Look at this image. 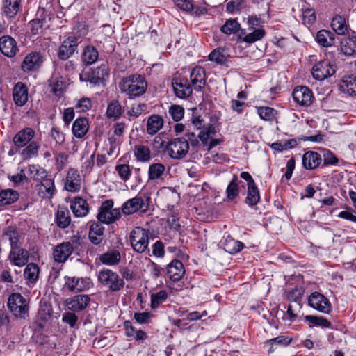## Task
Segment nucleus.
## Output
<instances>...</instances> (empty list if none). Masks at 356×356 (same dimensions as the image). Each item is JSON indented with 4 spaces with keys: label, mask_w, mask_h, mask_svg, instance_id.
<instances>
[{
    "label": "nucleus",
    "mask_w": 356,
    "mask_h": 356,
    "mask_svg": "<svg viewBox=\"0 0 356 356\" xmlns=\"http://www.w3.org/2000/svg\"><path fill=\"white\" fill-rule=\"evenodd\" d=\"M79 36L70 35L65 39L58 52V56L61 60H67L75 52L79 43Z\"/></svg>",
    "instance_id": "12"
},
{
    "label": "nucleus",
    "mask_w": 356,
    "mask_h": 356,
    "mask_svg": "<svg viewBox=\"0 0 356 356\" xmlns=\"http://www.w3.org/2000/svg\"><path fill=\"white\" fill-rule=\"evenodd\" d=\"M240 29V24L236 19H228L221 27L220 31L227 34L236 33Z\"/></svg>",
    "instance_id": "55"
},
{
    "label": "nucleus",
    "mask_w": 356,
    "mask_h": 356,
    "mask_svg": "<svg viewBox=\"0 0 356 356\" xmlns=\"http://www.w3.org/2000/svg\"><path fill=\"white\" fill-rule=\"evenodd\" d=\"M172 86L176 96L179 98L189 97L193 92L192 86L188 83V79L185 78H175L172 79Z\"/></svg>",
    "instance_id": "16"
},
{
    "label": "nucleus",
    "mask_w": 356,
    "mask_h": 356,
    "mask_svg": "<svg viewBox=\"0 0 356 356\" xmlns=\"http://www.w3.org/2000/svg\"><path fill=\"white\" fill-rule=\"evenodd\" d=\"M308 304L313 309L324 313L329 314L332 310V305L329 300L319 292H313L308 298Z\"/></svg>",
    "instance_id": "9"
},
{
    "label": "nucleus",
    "mask_w": 356,
    "mask_h": 356,
    "mask_svg": "<svg viewBox=\"0 0 356 356\" xmlns=\"http://www.w3.org/2000/svg\"><path fill=\"white\" fill-rule=\"evenodd\" d=\"M115 170L118 172L120 177L123 181H127L131 176L130 167L127 164H120L115 166Z\"/></svg>",
    "instance_id": "56"
},
{
    "label": "nucleus",
    "mask_w": 356,
    "mask_h": 356,
    "mask_svg": "<svg viewBox=\"0 0 356 356\" xmlns=\"http://www.w3.org/2000/svg\"><path fill=\"white\" fill-rule=\"evenodd\" d=\"M13 97L15 104L18 106H24L28 101V89L22 82L15 83L13 90Z\"/></svg>",
    "instance_id": "23"
},
{
    "label": "nucleus",
    "mask_w": 356,
    "mask_h": 356,
    "mask_svg": "<svg viewBox=\"0 0 356 356\" xmlns=\"http://www.w3.org/2000/svg\"><path fill=\"white\" fill-rule=\"evenodd\" d=\"M122 114V108L118 101H112L108 105L106 115L109 119L117 120Z\"/></svg>",
    "instance_id": "48"
},
{
    "label": "nucleus",
    "mask_w": 356,
    "mask_h": 356,
    "mask_svg": "<svg viewBox=\"0 0 356 356\" xmlns=\"http://www.w3.org/2000/svg\"><path fill=\"white\" fill-rule=\"evenodd\" d=\"M68 289L72 291H82L90 286L89 278L68 277L66 282Z\"/></svg>",
    "instance_id": "29"
},
{
    "label": "nucleus",
    "mask_w": 356,
    "mask_h": 356,
    "mask_svg": "<svg viewBox=\"0 0 356 356\" xmlns=\"http://www.w3.org/2000/svg\"><path fill=\"white\" fill-rule=\"evenodd\" d=\"M29 254L25 249L19 248H14L11 249L9 259L11 262L17 266H24L29 261Z\"/></svg>",
    "instance_id": "25"
},
{
    "label": "nucleus",
    "mask_w": 356,
    "mask_h": 356,
    "mask_svg": "<svg viewBox=\"0 0 356 356\" xmlns=\"http://www.w3.org/2000/svg\"><path fill=\"white\" fill-rule=\"evenodd\" d=\"M22 8V0H3L2 12L8 18L15 17Z\"/></svg>",
    "instance_id": "24"
},
{
    "label": "nucleus",
    "mask_w": 356,
    "mask_h": 356,
    "mask_svg": "<svg viewBox=\"0 0 356 356\" xmlns=\"http://www.w3.org/2000/svg\"><path fill=\"white\" fill-rule=\"evenodd\" d=\"M30 30L32 35H38L42 33L43 23L42 21L38 19H33L30 22Z\"/></svg>",
    "instance_id": "62"
},
{
    "label": "nucleus",
    "mask_w": 356,
    "mask_h": 356,
    "mask_svg": "<svg viewBox=\"0 0 356 356\" xmlns=\"http://www.w3.org/2000/svg\"><path fill=\"white\" fill-rule=\"evenodd\" d=\"M134 154L138 161L148 162L151 159L149 148L144 145H136L134 146Z\"/></svg>",
    "instance_id": "42"
},
{
    "label": "nucleus",
    "mask_w": 356,
    "mask_h": 356,
    "mask_svg": "<svg viewBox=\"0 0 356 356\" xmlns=\"http://www.w3.org/2000/svg\"><path fill=\"white\" fill-rule=\"evenodd\" d=\"M190 79L192 88L197 90L201 91L206 83V73L202 67L196 66L191 72Z\"/></svg>",
    "instance_id": "19"
},
{
    "label": "nucleus",
    "mask_w": 356,
    "mask_h": 356,
    "mask_svg": "<svg viewBox=\"0 0 356 356\" xmlns=\"http://www.w3.org/2000/svg\"><path fill=\"white\" fill-rule=\"evenodd\" d=\"M99 58V52L93 46L86 47L81 54V60L87 65L94 64Z\"/></svg>",
    "instance_id": "36"
},
{
    "label": "nucleus",
    "mask_w": 356,
    "mask_h": 356,
    "mask_svg": "<svg viewBox=\"0 0 356 356\" xmlns=\"http://www.w3.org/2000/svg\"><path fill=\"white\" fill-rule=\"evenodd\" d=\"M73 252V246L70 242L63 243L56 246L54 250V258L59 263L65 262Z\"/></svg>",
    "instance_id": "22"
},
{
    "label": "nucleus",
    "mask_w": 356,
    "mask_h": 356,
    "mask_svg": "<svg viewBox=\"0 0 356 356\" xmlns=\"http://www.w3.org/2000/svg\"><path fill=\"white\" fill-rule=\"evenodd\" d=\"M321 162L322 158L321 155L315 152H307L302 156V165L307 170L316 169Z\"/></svg>",
    "instance_id": "27"
},
{
    "label": "nucleus",
    "mask_w": 356,
    "mask_h": 356,
    "mask_svg": "<svg viewBox=\"0 0 356 356\" xmlns=\"http://www.w3.org/2000/svg\"><path fill=\"white\" fill-rule=\"evenodd\" d=\"M240 177L247 182V196L245 202L250 207L257 205L260 200V193L254 179L248 172H242Z\"/></svg>",
    "instance_id": "8"
},
{
    "label": "nucleus",
    "mask_w": 356,
    "mask_h": 356,
    "mask_svg": "<svg viewBox=\"0 0 356 356\" xmlns=\"http://www.w3.org/2000/svg\"><path fill=\"white\" fill-rule=\"evenodd\" d=\"M108 76L107 65L102 64L100 66L94 69L90 74H80L79 78L81 81H89L93 84H99Z\"/></svg>",
    "instance_id": "14"
},
{
    "label": "nucleus",
    "mask_w": 356,
    "mask_h": 356,
    "mask_svg": "<svg viewBox=\"0 0 356 356\" xmlns=\"http://www.w3.org/2000/svg\"><path fill=\"white\" fill-rule=\"evenodd\" d=\"M341 48L343 54L348 56L356 53V36L352 35L343 38L341 42Z\"/></svg>",
    "instance_id": "41"
},
{
    "label": "nucleus",
    "mask_w": 356,
    "mask_h": 356,
    "mask_svg": "<svg viewBox=\"0 0 356 356\" xmlns=\"http://www.w3.org/2000/svg\"><path fill=\"white\" fill-rule=\"evenodd\" d=\"M259 117L266 121L272 122L276 120L277 111L273 108L265 106L259 107L257 110Z\"/></svg>",
    "instance_id": "51"
},
{
    "label": "nucleus",
    "mask_w": 356,
    "mask_h": 356,
    "mask_svg": "<svg viewBox=\"0 0 356 356\" xmlns=\"http://www.w3.org/2000/svg\"><path fill=\"white\" fill-rule=\"evenodd\" d=\"M168 298V293L165 290H161L151 295V308L156 309L159 305L163 302Z\"/></svg>",
    "instance_id": "53"
},
{
    "label": "nucleus",
    "mask_w": 356,
    "mask_h": 356,
    "mask_svg": "<svg viewBox=\"0 0 356 356\" xmlns=\"http://www.w3.org/2000/svg\"><path fill=\"white\" fill-rule=\"evenodd\" d=\"M99 260L106 265H116L120 261L121 255L118 250H112L102 254L99 257Z\"/></svg>",
    "instance_id": "38"
},
{
    "label": "nucleus",
    "mask_w": 356,
    "mask_h": 356,
    "mask_svg": "<svg viewBox=\"0 0 356 356\" xmlns=\"http://www.w3.org/2000/svg\"><path fill=\"white\" fill-rule=\"evenodd\" d=\"M265 35V31L261 29H254L252 33L245 35L243 38V41L246 43L252 44L263 38Z\"/></svg>",
    "instance_id": "54"
},
{
    "label": "nucleus",
    "mask_w": 356,
    "mask_h": 356,
    "mask_svg": "<svg viewBox=\"0 0 356 356\" xmlns=\"http://www.w3.org/2000/svg\"><path fill=\"white\" fill-rule=\"evenodd\" d=\"M81 176L77 170L70 168L67 173L65 188L70 192H77L81 189Z\"/></svg>",
    "instance_id": "20"
},
{
    "label": "nucleus",
    "mask_w": 356,
    "mask_h": 356,
    "mask_svg": "<svg viewBox=\"0 0 356 356\" xmlns=\"http://www.w3.org/2000/svg\"><path fill=\"white\" fill-rule=\"evenodd\" d=\"M113 202L111 200H106L102 204L97 216L100 222L111 224L120 218L121 216L120 209H113Z\"/></svg>",
    "instance_id": "6"
},
{
    "label": "nucleus",
    "mask_w": 356,
    "mask_h": 356,
    "mask_svg": "<svg viewBox=\"0 0 356 356\" xmlns=\"http://www.w3.org/2000/svg\"><path fill=\"white\" fill-rule=\"evenodd\" d=\"M35 132L31 127H26L19 131L13 137V142L17 148H23L29 143L35 136Z\"/></svg>",
    "instance_id": "18"
},
{
    "label": "nucleus",
    "mask_w": 356,
    "mask_h": 356,
    "mask_svg": "<svg viewBox=\"0 0 356 356\" xmlns=\"http://www.w3.org/2000/svg\"><path fill=\"white\" fill-rule=\"evenodd\" d=\"M165 169V165L161 163L151 164L148 170L149 180L154 181L160 179L164 174Z\"/></svg>",
    "instance_id": "46"
},
{
    "label": "nucleus",
    "mask_w": 356,
    "mask_h": 356,
    "mask_svg": "<svg viewBox=\"0 0 356 356\" xmlns=\"http://www.w3.org/2000/svg\"><path fill=\"white\" fill-rule=\"evenodd\" d=\"M149 199L147 194H138L123 203L122 211L125 215H131L138 211L145 212L149 207Z\"/></svg>",
    "instance_id": "3"
},
{
    "label": "nucleus",
    "mask_w": 356,
    "mask_h": 356,
    "mask_svg": "<svg viewBox=\"0 0 356 356\" xmlns=\"http://www.w3.org/2000/svg\"><path fill=\"white\" fill-rule=\"evenodd\" d=\"M130 241L134 251L143 253L148 247V232L140 227H136L131 232Z\"/></svg>",
    "instance_id": "7"
},
{
    "label": "nucleus",
    "mask_w": 356,
    "mask_h": 356,
    "mask_svg": "<svg viewBox=\"0 0 356 356\" xmlns=\"http://www.w3.org/2000/svg\"><path fill=\"white\" fill-rule=\"evenodd\" d=\"M8 307L17 318H25L28 316L29 307L26 299L20 293H13L8 301Z\"/></svg>",
    "instance_id": "5"
},
{
    "label": "nucleus",
    "mask_w": 356,
    "mask_h": 356,
    "mask_svg": "<svg viewBox=\"0 0 356 356\" xmlns=\"http://www.w3.org/2000/svg\"><path fill=\"white\" fill-rule=\"evenodd\" d=\"M335 73V66L331 65L330 62L327 60H321L313 67L312 76L313 77L319 81L324 80L325 79L331 76Z\"/></svg>",
    "instance_id": "11"
},
{
    "label": "nucleus",
    "mask_w": 356,
    "mask_h": 356,
    "mask_svg": "<svg viewBox=\"0 0 356 356\" xmlns=\"http://www.w3.org/2000/svg\"><path fill=\"white\" fill-rule=\"evenodd\" d=\"M163 126V119L159 115H150L147 121V133L153 136L156 134Z\"/></svg>",
    "instance_id": "34"
},
{
    "label": "nucleus",
    "mask_w": 356,
    "mask_h": 356,
    "mask_svg": "<svg viewBox=\"0 0 356 356\" xmlns=\"http://www.w3.org/2000/svg\"><path fill=\"white\" fill-rule=\"evenodd\" d=\"M169 113L175 121H179L182 119L184 115V109L179 105H172L170 109Z\"/></svg>",
    "instance_id": "58"
},
{
    "label": "nucleus",
    "mask_w": 356,
    "mask_h": 356,
    "mask_svg": "<svg viewBox=\"0 0 356 356\" xmlns=\"http://www.w3.org/2000/svg\"><path fill=\"white\" fill-rule=\"evenodd\" d=\"M184 274V266L179 260L174 259L167 266V275L174 282L180 280Z\"/></svg>",
    "instance_id": "21"
},
{
    "label": "nucleus",
    "mask_w": 356,
    "mask_h": 356,
    "mask_svg": "<svg viewBox=\"0 0 356 356\" xmlns=\"http://www.w3.org/2000/svg\"><path fill=\"white\" fill-rule=\"evenodd\" d=\"M98 280L111 291H118L123 289L124 282L118 274L110 269H103L98 275Z\"/></svg>",
    "instance_id": "4"
},
{
    "label": "nucleus",
    "mask_w": 356,
    "mask_h": 356,
    "mask_svg": "<svg viewBox=\"0 0 356 356\" xmlns=\"http://www.w3.org/2000/svg\"><path fill=\"white\" fill-rule=\"evenodd\" d=\"M303 292L304 291L302 288L296 287L289 292L287 296L288 300L290 302L297 303L298 300L302 298Z\"/></svg>",
    "instance_id": "60"
},
{
    "label": "nucleus",
    "mask_w": 356,
    "mask_h": 356,
    "mask_svg": "<svg viewBox=\"0 0 356 356\" xmlns=\"http://www.w3.org/2000/svg\"><path fill=\"white\" fill-rule=\"evenodd\" d=\"M4 236L9 240L11 249L14 248H19V243L20 239V235L18 232L13 228L8 227L4 232Z\"/></svg>",
    "instance_id": "50"
},
{
    "label": "nucleus",
    "mask_w": 356,
    "mask_h": 356,
    "mask_svg": "<svg viewBox=\"0 0 356 356\" xmlns=\"http://www.w3.org/2000/svg\"><path fill=\"white\" fill-rule=\"evenodd\" d=\"M331 26L338 35H345L348 33V26L347 25L346 18L342 16L337 15L333 17Z\"/></svg>",
    "instance_id": "39"
},
{
    "label": "nucleus",
    "mask_w": 356,
    "mask_h": 356,
    "mask_svg": "<svg viewBox=\"0 0 356 356\" xmlns=\"http://www.w3.org/2000/svg\"><path fill=\"white\" fill-rule=\"evenodd\" d=\"M38 194L42 198H51L55 192V186L54 179L51 178H45L37 185Z\"/></svg>",
    "instance_id": "28"
},
{
    "label": "nucleus",
    "mask_w": 356,
    "mask_h": 356,
    "mask_svg": "<svg viewBox=\"0 0 356 356\" xmlns=\"http://www.w3.org/2000/svg\"><path fill=\"white\" fill-rule=\"evenodd\" d=\"M43 61V57L40 52L32 51L24 57L21 68L25 73L36 72L41 67Z\"/></svg>",
    "instance_id": "10"
},
{
    "label": "nucleus",
    "mask_w": 356,
    "mask_h": 356,
    "mask_svg": "<svg viewBox=\"0 0 356 356\" xmlns=\"http://www.w3.org/2000/svg\"><path fill=\"white\" fill-rule=\"evenodd\" d=\"M39 267L38 265L30 263L24 269V275L25 278L31 283H34L38 278Z\"/></svg>",
    "instance_id": "49"
},
{
    "label": "nucleus",
    "mask_w": 356,
    "mask_h": 356,
    "mask_svg": "<svg viewBox=\"0 0 356 356\" xmlns=\"http://www.w3.org/2000/svg\"><path fill=\"white\" fill-rule=\"evenodd\" d=\"M302 21L305 24H311L316 21L315 12L312 9H305L302 12Z\"/></svg>",
    "instance_id": "63"
},
{
    "label": "nucleus",
    "mask_w": 356,
    "mask_h": 356,
    "mask_svg": "<svg viewBox=\"0 0 356 356\" xmlns=\"http://www.w3.org/2000/svg\"><path fill=\"white\" fill-rule=\"evenodd\" d=\"M92 107V102L90 99L83 97L79 99L76 105V108L79 112H86L90 110Z\"/></svg>",
    "instance_id": "61"
},
{
    "label": "nucleus",
    "mask_w": 356,
    "mask_h": 356,
    "mask_svg": "<svg viewBox=\"0 0 356 356\" xmlns=\"http://www.w3.org/2000/svg\"><path fill=\"white\" fill-rule=\"evenodd\" d=\"M19 194L12 189L3 190L0 193V205L10 204L17 200Z\"/></svg>",
    "instance_id": "44"
},
{
    "label": "nucleus",
    "mask_w": 356,
    "mask_h": 356,
    "mask_svg": "<svg viewBox=\"0 0 356 356\" xmlns=\"http://www.w3.org/2000/svg\"><path fill=\"white\" fill-rule=\"evenodd\" d=\"M216 130L212 124H209L207 127H204L199 133L197 138L200 139L204 145H207L209 140L214 136Z\"/></svg>",
    "instance_id": "52"
},
{
    "label": "nucleus",
    "mask_w": 356,
    "mask_h": 356,
    "mask_svg": "<svg viewBox=\"0 0 356 356\" xmlns=\"http://www.w3.org/2000/svg\"><path fill=\"white\" fill-rule=\"evenodd\" d=\"M89 122L86 118H77L72 124V134L76 138H82L88 131Z\"/></svg>",
    "instance_id": "30"
},
{
    "label": "nucleus",
    "mask_w": 356,
    "mask_h": 356,
    "mask_svg": "<svg viewBox=\"0 0 356 356\" xmlns=\"http://www.w3.org/2000/svg\"><path fill=\"white\" fill-rule=\"evenodd\" d=\"M28 173L32 179L40 181L47 178V176L46 170L38 165H29Z\"/></svg>",
    "instance_id": "47"
},
{
    "label": "nucleus",
    "mask_w": 356,
    "mask_h": 356,
    "mask_svg": "<svg viewBox=\"0 0 356 356\" xmlns=\"http://www.w3.org/2000/svg\"><path fill=\"white\" fill-rule=\"evenodd\" d=\"M40 148L39 144L35 141H32L24 147L21 152L23 160H28L38 156Z\"/></svg>",
    "instance_id": "45"
},
{
    "label": "nucleus",
    "mask_w": 356,
    "mask_h": 356,
    "mask_svg": "<svg viewBox=\"0 0 356 356\" xmlns=\"http://www.w3.org/2000/svg\"><path fill=\"white\" fill-rule=\"evenodd\" d=\"M224 250L229 254H234L239 252L243 249L245 245L239 241L234 240L230 236H227L222 242Z\"/></svg>",
    "instance_id": "37"
},
{
    "label": "nucleus",
    "mask_w": 356,
    "mask_h": 356,
    "mask_svg": "<svg viewBox=\"0 0 356 356\" xmlns=\"http://www.w3.org/2000/svg\"><path fill=\"white\" fill-rule=\"evenodd\" d=\"M305 319L315 325H319L324 327H330L331 325V323L323 317H317L309 315L305 316Z\"/></svg>",
    "instance_id": "57"
},
{
    "label": "nucleus",
    "mask_w": 356,
    "mask_h": 356,
    "mask_svg": "<svg viewBox=\"0 0 356 356\" xmlns=\"http://www.w3.org/2000/svg\"><path fill=\"white\" fill-rule=\"evenodd\" d=\"M339 88L343 93L350 96H356V76L354 75L343 76Z\"/></svg>",
    "instance_id": "32"
},
{
    "label": "nucleus",
    "mask_w": 356,
    "mask_h": 356,
    "mask_svg": "<svg viewBox=\"0 0 356 356\" xmlns=\"http://www.w3.org/2000/svg\"><path fill=\"white\" fill-rule=\"evenodd\" d=\"M91 299L89 296L79 294L68 298L65 301V305L72 312H81L84 310L89 305Z\"/></svg>",
    "instance_id": "13"
},
{
    "label": "nucleus",
    "mask_w": 356,
    "mask_h": 356,
    "mask_svg": "<svg viewBox=\"0 0 356 356\" xmlns=\"http://www.w3.org/2000/svg\"><path fill=\"white\" fill-rule=\"evenodd\" d=\"M70 222L71 216L68 209L65 207H58L56 217L57 226L60 228L65 229L70 225Z\"/></svg>",
    "instance_id": "35"
},
{
    "label": "nucleus",
    "mask_w": 356,
    "mask_h": 356,
    "mask_svg": "<svg viewBox=\"0 0 356 356\" xmlns=\"http://www.w3.org/2000/svg\"><path fill=\"white\" fill-rule=\"evenodd\" d=\"M228 54L226 49L219 47L213 49L209 55L208 58L210 61L217 64H225L228 58Z\"/></svg>",
    "instance_id": "40"
},
{
    "label": "nucleus",
    "mask_w": 356,
    "mask_h": 356,
    "mask_svg": "<svg viewBox=\"0 0 356 356\" xmlns=\"http://www.w3.org/2000/svg\"><path fill=\"white\" fill-rule=\"evenodd\" d=\"M0 51L6 57H14L18 51L15 40L8 35L1 36L0 38Z\"/></svg>",
    "instance_id": "17"
},
{
    "label": "nucleus",
    "mask_w": 356,
    "mask_h": 356,
    "mask_svg": "<svg viewBox=\"0 0 356 356\" xmlns=\"http://www.w3.org/2000/svg\"><path fill=\"white\" fill-rule=\"evenodd\" d=\"M119 87L122 93L133 99L145 93L148 83L143 76L136 74L124 77Z\"/></svg>",
    "instance_id": "2"
},
{
    "label": "nucleus",
    "mask_w": 356,
    "mask_h": 356,
    "mask_svg": "<svg viewBox=\"0 0 356 356\" xmlns=\"http://www.w3.org/2000/svg\"><path fill=\"white\" fill-rule=\"evenodd\" d=\"M316 41L320 46L323 47H332L334 44L335 42L334 34L330 31L320 30L316 33Z\"/></svg>",
    "instance_id": "33"
},
{
    "label": "nucleus",
    "mask_w": 356,
    "mask_h": 356,
    "mask_svg": "<svg viewBox=\"0 0 356 356\" xmlns=\"http://www.w3.org/2000/svg\"><path fill=\"white\" fill-rule=\"evenodd\" d=\"M70 208L76 217L81 218L86 216L88 211V204L82 197H75L70 204Z\"/></svg>",
    "instance_id": "26"
},
{
    "label": "nucleus",
    "mask_w": 356,
    "mask_h": 356,
    "mask_svg": "<svg viewBox=\"0 0 356 356\" xmlns=\"http://www.w3.org/2000/svg\"><path fill=\"white\" fill-rule=\"evenodd\" d=\"M294 101L302 106H309L312 103L313 94L312 90L306 86H298L293 92Z\"/></svg>",
    "instance_id": "15"
},
{
    "label": "nucleus",
    "mask_w": 356,
    "mask_h": 356,
    "mask_svg": "<svg viewBox=\"0 0 356 356\" xmlns=\"http://www.w3.org/2000/svg\"><path fill=\"white\" fill-rule=\"evenodd\" d=\"M239 183L240 181L238 177L234 175L226 188V195L228 200H232L239 195Z\"/></svg>",
    "instance_id": "43"
},
{
    "label": "nucleus",
    "mask_w": 356,
    "mask_h": 356,
    "mask_svg": "<svg viewBox=\"0 0 356 356\" xmlns=\"http://www.w3.org/2000/svg\"><path fill=\"white\" fill-rule=\"evenodd\" d=\"M190 145L192 148H197L199 140L193 132H187L183 136L170 140L168 142L165 151L172 159L180 160L188 154Z\"/></svg>",
    "instance_id": "1"
},
{
    "label": "nucleus",
    "mask_w": 356,
    "mask_h": 356,
    "mask_svg": "<svg viewBox=\"0 0 356 356\" xmlns=\"http://www.w3.org/2000/svg\"><path fill=\"white\" fill-rule=\"evenodd\" d=\"M147 108V106L145 104H133L131 108L128 111V115L137 118L142 114Z\"/></svg>",
    "instance_id": "59"
},
{
    "label": "nucleus",
    "mask_w": 356,
    "mask_h": 356,
    "mask_svg": "<svg viewBox=\"0 0 356 356\" xmlns=\"http://www.w3.org/2000/svg\"><path fill=\"white\" fill-rule=\"evenodd\" d=\"M62 321L74 327L78 321V316L73 312H66L63 315Z\"/></svg>",
    "instance_id": "64"
},
{
    "label": "nucleus",
    "mask_w": 356,
    "mask_h": 356,
    "mask_svg": "<svg viewBox=\"0 0 356 356\" xmlns=\"http://www.w3.org/2000/svg\"><path fill=\"white\" fill-rule=\"evenodd\" d=\"M104 227L99 222H92L90 226L89 239L95 245L102 243L104 238Z\"/></svg>",
    "instance_id": "31"
}]
</instances>
